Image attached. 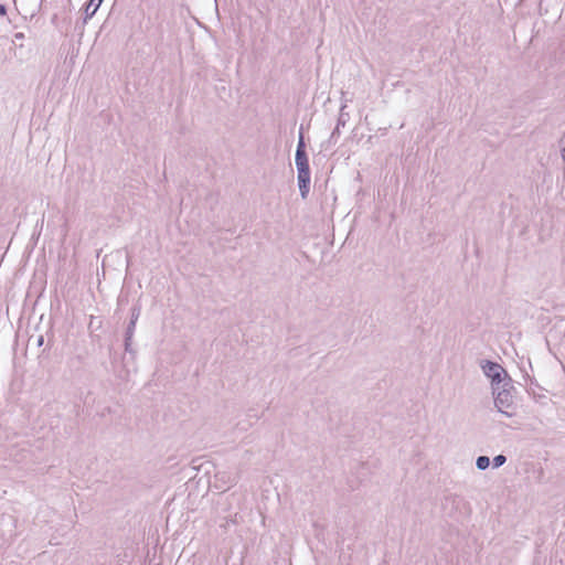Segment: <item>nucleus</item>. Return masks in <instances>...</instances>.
Wrapping results in <instances>:
<instances>
[{"label": "nucleus", "mask_w": 565, "mask_h": 565, "mask_svg": "<svg viewBox=\"0 0 565 565\" xmlns=\"http://www.w3.org/2000/svg\"><path fill=\"white\" fill-rule=\"evenodd\" d=\"M510 386V382H504L499 386V390L493 392L494 395V406L498 412L504 414L508 417H512L514 415L515 405L513 401V396L511 391L508 388Z\"/></svg>", "instance_id": "f257e3e1"}, {"label": "nucleus", "mask_w": 565, "mask_h": 565, "mask_svg": "<svg viewBox=\"0 0 565 565\" xmlns=\"http://www.w3.org/2000/svg\"><path fill=\"white\" fill-rule=\"evenodd\" d=\"M43 342H44V338H43V335H40L36 340L38 345L41 347L43 344Z\"/></svg>", "instance_id": "dca6fc26"}, {"label": "nucleus", "mask_w": 565, "mask_h": 565, "mask_svg": "<svg viewBox=\"0 0 565 565\" xmlns=\"http://www.w3.org/2000/svg\"><path fill=\"white\" fill-rule=\"evenodd\" d=\"M136 323L134 321H129L126 332H125V351L131 355H135L136 351L132 349V338L136 329Z\"/></svg>", "instance_id": "423d86ee"}, {"label": "nucleus", "mask_w": 565, "mask_h": 565, "mask_svg": "<svg viewBox=\"0 0 565 565\" xmlns=\"http://www.w3.org/2000/svg\"><path fill=\"white\" fill-rule=\"evenodd\" d=\"M480 366L484 375L491 379V386L494 393L504 382H510V379L507 380V371L499 363L483 360Z\"/></svg>", "instance_id": "f03ea898"}, {"label": "nucleus", "mask_w": 565, "mask_h": 565, "mask_svg": "<svg viewBox=\"0 0 565 565\" xmlns=\"http://www.w3.org/2000/svg\"><path fill=\"white\" fill-rule=\"evenodd\" d=\"M507 462V457L504 455H498L492 459L493 468H499Z\"/></svg>", "instance_id": "9d476101"}, {"label": "nucleus", "mask_w": 565, "mask_h": 565, "mask_svg": "<svg viewBox=\"0 0 565 565\" xmlns=\"http://www.w3.org/2000/svg\"><path fill=\"white\" fill-rule=\"evenodd\" d=\"M296 163L298 162H306L308 161V156L306 152V142L302 131L299 134L298 145L296 149V156H295Z\"/></svg>", "instance_id": "0eeeda50"}, {"label": "nucleus", "mask_w": 565, "mask_h": 565, "mask_svg": "<svg viewBox=\"0 0 565 565\" xmlns=\"http://www.w3.org/2000/svg\"><path fill=\"white\" fill-rule=\"evenodd\" d=\"M479 470H486L490 466V459L487 456H479L476 460Z\"/></svg>", "instance_id": "6e6552de"}, {"label": "nucleus", "mask_w": 565, "mask_h": 565, "mask_svg": "<svg viewBox=\"0 0 565 565\" xmlns=\"http://www.w3.org/2000/svg\"><path fill=\"white\" fill-rule=\"evenodd\" d=\"M43 0H14V6L23 18H33L40 10Z\"/></svg>", "instance_id": "20e7f679"}, {"label": "nucleus", "mask_w": 565, "mask_h": 565, "mask_svg": "<svg viewBox=\"0 0 565 565\" xmlns=\"http://www.w3.org/2000/svg\"><path fill=\"white\" fill-rule=\"evenodd\" d=\"M141 308L136 305L130 310V321L137 322L140 317Z\"/></svg>", "instance_id": "1a4fd4ad"}, {"label": "nucleus", "mask_w": 565, "mask_h": 565, "mask_svg": "<svg viewBox=\"0 0 565 565\" xmlns=\"http://www.w3.org/2000/svg\"><path fill=\"white\" fill-rule=\"evenodd\" d=\"M15 36H17L18 39H21V38H23V34H22V33H18Z\"/></svg>", "instance_id": "f3484780"}, {"label": "nucleus", "mask_w": 565, "mask_h": 565, "mask_svg": "<svg viewBox=\"0 0 565 565\" xmlns=\"http://www.w3.org/2000/svg\"><path fill=\"white\" fill-rule=\"evenodd\" d=\"M103 1L104 0H98V2L95 4V8L93 9V11L87 12V18H92L96 13L97 9L100 7Z\"/></svg>", "instance_id": "4468645a"}, {"label": "nucleus", "mask_w": 565, "mask_h": 565, "mask_svg": "<svg viewBox=\"0 0 565 565\" xmlns=\"http://www.w3.org/2000/svg\"><path fill=\"white\" fill-rule=\"evenodd\" d=\"M298 171V185L301 196L305 199L310 190L309 161L296 163Z\"/></svg>", "instance_id": "7ed1b4c3"}, {"label": "nucleus", "mask_w": 565, "mask_h": 565, "mask_svg": "<svg viewBox=\"0 0 565 565\" xmlns=\"http://www.w3.org/2000/svg\"><path fill=\"white\" fill-rule=\"evenodd\" d=\"M103 1L104 0H98V2L95 4V8L93 9V11L87 12V18H92L96 13L97 9L100 7Z\"/></svg>", "instance_id": "ddd939ff"}, {"label": "nucleus", "mask_w": 565, "mask_h": 565, "mask_svg": "<svg viewBox=\"0 0 565 565\" xmlns=\"http://www.w3.org/2000/svg\"><path fill=\"white\" fill-rule=\"evenodd\" d=\"M345 108H347L345 104H343L341 106V108H340V114H339V117H338V120H337V126L333 129V131L331 132V136H330V139H329L330 142L337 143L338 138L341 135L340 128L344 127L345 124H347V120L349 118V114L344 111Z\"/></svg>", "instance_id": "39448f33"}, {"label": "nucleus", "mask_w": 565, "mask_h": 565, "mask_svg": "<svg viewBox=\"0 0 565 565\" xmlns=\"http://www.w3.org/2000/svg\"><path fill=\"white\" fill-rule=\"evenodd\" d=\"M559 148H561L562 158L565 161V132L563 134L562 138L559 139Z\"/></svg>", "instance_id": "f8f14e48"}, {"label": "nucleus", "mask_w": 565, "mask_h": 565, "mask_svg": "<svg viewBox=\"0 0 565 565\" xmlns=\"http://www.w3.org/2000/svg\"><path fill=\"white\" fill-rule=\"evenodd\" d=\"M6 13H7L6 6L0 3V15H4Z\"/></svg>", "instance_id": "2eb2a0df"}, {"label": "nucleus", "mask_w": 565, "mask_h": 565, "mask_svg": "<svg viewBox=\"0 0 565 565\" xmlns=\"http://www.w3.org/2000/svg\"><path fill=\"white\" fill-rule=\"evenodd\" d=\"M98 2V0H90L87 6H86V9H85V14H87V12H92L93 9L95 8V4ZM89 18H87V15H85V19H84V22H86Z\"/></svg>", "instance_id": "9b49d317"}]
</instances>
